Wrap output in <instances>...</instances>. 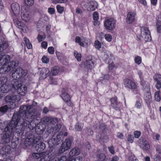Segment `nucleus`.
Listing matches in <instances>:
<instances>
[{
	"label": "nucleus",
	"mask_w": 161,
	"mask_h": 161,
	"mask_svg": "<svg viewBox=\"0 0 161 161\" xmlns=\"http://www.w3.org/2000/svg\"><path fill=\"white\" fill-rule=\"evenodd\" d=\"M74 55L75 58L78 61H80L81 60V54L79 53L77 51H75Z\"/></svg>",
	"instance_id": "nucleus-36"
},
{
	"label": "nucleus",
	"mask_w": 161,
	"mask_h": 161,
	"mask_svg": "<svg viewBox=\"0 0 161 161\" xmlns=\"http://www.w3.org/2000/svg\"><path fill=\"white\" fill-rule=\"evenodd\" d=\"M129 161H138L134 155L131 154L129 157Z\"/></svg>",
	"instance_id": "nucleus-55"
},
{
	"label": "nucleus",
	"mask_w": 161,
	"mask_h": 161,
	"mask_svg": "<svg viewBox=\"0 0 161 161\" xmlns=\"http://www.w3.org/2000/svg\"><path fill=\"white\" fill-rule=\"evenodd\" d=\"M94 64V60L91 56H89L87 58L84 64L86 68L91 69L93 67Z\"/></svg>",
	"instance_id": "nucleus-14"
},
{
	"label": "nucleus",
	"mask_w": 161,
	"mask_h": 161,
	"mask_svg": "<svg viewBox=\"0 0 161 161\" xmlns=\"http://www.w3.org/2000/svg\"><path fill=\"white\" fill-rule=\"evenodd\" d=\"M106 158L105 155L103 153L100 154L98 156L99 161H103Z\"/></svg>",
	"instance_id": "nucleus-45"
},
{
	"label": "nucleus",
	"mask_w": 161,
	"mask_h": 161,
	"mask_svg": "<svg viewBox=\"0 0 161 161\" xmlns=\"http://www.w3.org/2000/svg\"><path fill=\"white\" fill-rule=\"evenodd\" d=\"M24 41L25 42L26 46L28 49H31L32 47L31 44L30 43L29 40L26 37L24 38Z\"/></svg>",
	"instance_id": "nucleus-33"
},
{
	"label": "nucleus",
	"mask_w": 161,
	"mask_h": 161,
	"mask_svg": "<svg viewBox=\"0 0 161 161\" xmlns=\"http://www.w3.org/2000/svg\"><path fill=\"white\" fill-rule=\"evenodd\" d=\"M75 40L76 42L78 43L81 46L86 47L90 44V40L84 38H80L79 37L77 36Z\"/></svg>",
	"instance_id": "nucleus-13"
},
{
	"label": "nucleus",
	"mask_w": 161,
	"mask_h": 161,
	"mask_svg": "<svg viewBox=\"0 0 161 161\" xmlns=\"http://www.w3.org/2000/svg\"><path fill=\"white\" fill-rule=\"evenodd\" d=\"M124 85L126 88L130 89H135L137 87L134 81L128 79L124 80Z\"/></svg>",
	"instance_id": "nucleus-12"
},
{
	"label": "nucleus",
	"mask_w": 161,
	"mask_h": 161,
	"mask_svg": "<svg viewBox=\"0 0 161 161\" xmlns=\"http://www.w3.org/2000/svg\"><path fill=\"white\" fill-rule=\"evenodd\" d=\"M69 158L70 159V161H82L81 158L79 157H77L75 158L72 159L70 157H69Z\"/></svg>",
	"instance_id": "nucleus-62"
},
{
	"label": "nucleus",
	"mask_w": 161,
	"mask_h": 161,
	"mask_svg": "<svg viewBox=\"0 0 161 161\" xmlns=\"http://www.w3.org/2000/svg\"><path fill=\"white\" fill-rule=\"evenodd\" d=\"M42 62L44 63L47 64L49 62L48 58L46 56H44L42 59Z\"/></svg>",
	"instance_id": "nucleus-47"
},
{
	"label": "nucleus",
	"mask_w": 161,
	"mask_h": 161,
	"mask_svg": "<svg viewBox=\"0 0 161 161\" xmlns=\"http://www.w3.org/2000/svg\"><path fill=\"white\" fill-rule=\"evenodd\" d=\"M68 0H52V2L54 4L64 3H66Z\"/></svg>",
	"instance_id": "nucleus-38"
},
{
	"label": "nucleus",
	"mask_w": 161,
	"mask_h": 161,
	"mask_svg": "<svg viewBox=\"0 0 161 161\" xmlns=\"http://www.w3.org/2000/svg\"><path fill=\"white\" fill-rule=\"evenodd\" d=\"M141 132L140 131H135L134 132V135L136 138H138L140 136Z\"/></svg>",
	"instance_id": "nucleus-53"
},
{
	"label": "nucleus",
	"mask_w": 161,
	"mask_h": 161,
	"mask_svg": "<svg viewBox=\"0 0 161 161\" xmlns=\"http://www.w3.org/2000/svg\"><path fill=\"white\" fill-rule=\"evenodd\" d=\"M116 21L113 19H110L106 20L104 23L105 27L108 30H112L115 28Z\"/></svg>",
	"instance_id": "nucleus-10"
},
{
	"label": "nucleus",
	"mask_w": 161,
	"mask_h": 161,
	"mask_svg": "<svg viewBox=\"0 0 161 161\" xmlns=\"http://www.w3.org/2000/svg\"><path fill=\"white\" fill-rule=\"evenodd\" d=\"M75 12L77 14H81L82 13L83 11L80 8L78 7L76 8Z\"/></svg>",
	"instance_id": "nucleus-52"
},
{
	"label": "nucleus",
	"mask_w": 161,
	"mask_h": 161,
	"mask_svg": "<svg viewBox=\"0 0 161 161\" xmlns=\"http://www.w3.org/2000/svg\"><path fill=\"white\" fill-rule=\"evenodd\" d=\"M60 71V68L58 66H55L52 68L51 72L52 75L56 76L58 75Z\"/></svg>",
	"instance_id": "nucleus-29"
},
{
	"label": "nucleus",
	"mask_w": 161,
	"mask_h": 161,
	"mask_svg": "<svg viewBox=\"0 0 161 161\" xmlns=\"http://www.w3.org/2000/svg\"><path fill=\"white\" fill-rule=\"evenodd\" d=\"M15 88L17 93L21 96L25 95L27 92V86L21 83L17 85Z\"/></svg>",
	"instance_id": "nucleus-11"
},
{
	"label": "nucleus",
	"mask_w": 161,
	"mask_h": 161,
	"mask_svg": "<svg viewBox=\"0 0 161 161\" xmlns=\"http://www.w3.org/2000/svg\"><path fill=\"white\" fill-rule=\"evenodd\" d=\"M138 74L139 75L140 79L142 80L143 77V73L142 71L141 70H139L138 71Z\"/></svg>",
	"instance_id": "nucleus-60"
},
{
	"label": "nucleus",
	"mask_w": 161,
	"mask_h": 161,
	"mask_svg": "<svg viewBox=\"0 0 161 161\" xmlns=\"http://www.w3.org/2000/svg\"><path fill=\"white\" fill-rule=\"evenodd\" d=\"M42 121L46 124L53 125L57 123L58 119L57 118H52L47 117H44L42 119Z\"/></svg>",
	"instance_id": "nucleus-16"
},
{
	"label": "nucleus",
	"mask_w": 161,
	"mask_h": 161,
	"mask_svg": "<svg viewBox=\"0 0 161 161\" xmlns=\"http://www.w3.org/2000/svg\"><path fill=\"white\" fill-rule=\"evenodd\" d=\"M111 105L114 109H119L121 107V103L120 102H117V98H112L110 99Z\"/></svg>",
	"instance_id": "nucleus-23"
},
{
	"label": "nucleus",
	"mask_w": 161,
	"mask_h": 161,
	"mask_svg": "<svg viewBox=\"0 0 161 161\" xmlns=\"http://www.w3.org/2000/svg\"><path fill=\"white\" fill-rule=\"evenodd\" d=\"M55 11V9L54 8L50 7L48 9L47 12L50 14H54Z\"/></svg>",
	"instance_id": "nucleus-48"
},
{
	"label": "nucleus",
	"mask_w": 161,
	"mask_h": 161,
	"mask_svg": "<svg viewBox=\"0 0 161 161\" xmlns=\"http://www.w3.org/2000/svg\"><path fill=\"white\" fill-rule=\"evenodd\" d=\"M157 25L161 24V14L159 15L157 19Z\"/></svg>",
	"instance_id": "nucleus-56"
},
{
	"label": "nucleus",
	"mask_w": 161,
	"mask_h": 161,
	"mask_svg": "<svg viewBox=\"0 0 161 161\" xmlns=\"http://www.w3.org/2000/svg\"><path fill=\"white\" fill-rule=\"evenodd\" d=\"M58 161H70V159L68 158H66L65 156H63L60 158H58Z\"/></svg>",
	"instance_id": "nucleus-51"
},
{
	"label": "nucleus",
	"mask_w": 161,
	"mask_h": 161,
	"mask_svg": "<svg viewBox=\"0 0 161 161\" xmlns=\"http://www.w3.org/2000/svg\"><path fill=\"white\" fill-rule=\"evenodd\" d=\"M42 47L44 49H46L47 46V43L45 41L42 42L41 43Z\"/></svg>",
	"instance_id": "nucleus-58"
},
{
	"label": "nucleus",
	"mask_w": 161,
	"mask_h": 161,
	"mask_svg": "<svg viewBox=\"0 0 161 161\" xmlns=\"http://www.w3.org/2000/svg\"><path fill=\"white\" fill-rule=\"evenodd\" d=\"M50 70L47 68H42L40 69V78L44 79L49 76Z\"/></svg>",
	"instance_id": "nucleus-15"
},
{
	"label": "nucleus",
	"mask_w": 161,
	"mask_h": 161,
	"mask_svg": "<svg viewBox=\"0 0 161 161\" xmlns=\"http://www.w3.org/2000/svg\"><path fill=\"white\" fill-rule=\"evenodd\" d=\"M20 99L19 95L8 96L5 98V101L8 103L9 107L11 109L14 108L17 103Z\"/></svg>",
	"instance_id": "nucleus-6"
},
{
	"label": "nucleus",
	"mask_w": 161,
	"mask_h": 161,
	"mask_svg": "<svg viewBox=\"0 0 161 161\" xmlns=\"http://www.w3.org/2000/svg\"><path fill=\"white\" fill-rule=\"evenodd\" d=\"M103 58L106 62L109 63L114 59V57L109 51H106L104 53Z\"/></svg>",
	"instance_id": "nucleus-21"
},
{
	"label": "nucleus",
	"mask_w": 161,
	"mask_h": 161,
	"mask_svg": "<svg viewBox=\"0 0 161 161\" xmlns=\"http://www.w3.org/2000/svg\"><path fill=\"white\" fill-rule=\"evenodd\" d=\"M8 79L6 77H3L0 78V83L1 84H6L7 83H9L7 81Z\"/></svg>",
	"instance_id": "nucleus-41"
},
{
	"label": "nucleus",
	"mask_w": 161,
	"mask_h": 161,
	"mask_svg": "<svg viewBox=\"0 0 161 161\" xmlns=\"http://www.w3.org/2000/svg\"><path fill=\"white\" fill-rule=\"evenodd\" d=\"M105 39L108 42H110L111 41L112 37V36L109 34H106L104 36Z\"/></svg>",
	"instance_id": "nucleus-40"
},
{
	"label": "nucleus",
	"mask_w": 161,
	"mask_h": 161,
	"mask_svg": "<svg viewBox=\"0 0 161 161\" xmlns=\"http://www.w3.org/2000/svg\"><path fill=\"white\" fill-rule=\"evenodd\" d=\"M109 77V75H102L99 78L98 80L103 84H106L108 82Z\"/></svg>",
	"instance_id": "nucleus-26"
},
{
	"label": "nucleus",
	"mask_w": 161,
	"mask_h": 161,
	"mask_svg": "<svg viewBox=\"0 0 161 161\" xmlns=\"http://www.w3.org/2000/svg\"><path fill=\"white\" fill-rule=\"evenodd\" d=\"M94 46L98 50H99L101 47V44L98 40H96L95 42Z\"/></svg>",
	"instance_id": "nucleus-39"
},
{
	"label": "nucleus",
	"mask_w": 161,
	"mask_h": 161,
	"mask_svg": "<svg viewBox=\"0 0 161 161\" xmlns=\"http://www.w3.org/2000/svg\"><path fill=\"white\" fill-rule=\"evenodd\" d=\"M48 53L51 54H53L54 52V48L53 47H49L47 49Z\"/></svg>",
	"instance_id": "nucleus-50"
},
{
	"label": "nucleus",
	"mask_w": 161,
	"mask_h": 161,
	"mask_svg": "<svg viewBox=\"0 0 161 161\" xmlns=\"http://www.w3.org/2000/svg\"><path fill=\"white\" fill-rule=\"evenodd\" d=\"M27 71L23 70L21 68H18L13 73L12 77L14 80L24 77L27 74Z\"/></svg>",
	"instance_id": "nucleus-9"
},
{
	"label": "nucleus",
	"mask_w": 161,
	"mask_h": 161,
	"mask_svg": "<svg viewBox=\"0 0 161 161\" xmlns=\"http://www.w3.org/2000/svg\"><path fill=\"white\" fill-rule=\"evenodd\" d=\"M11 8L14 15L17 16L20 13V7L18 3H14L11 5Z\"/></svg>",
	"instance_id": "nucleus-18"
},
{
	"label": "nucleus",
	"mask_w": 161,
	"mask_h": 161,
	"mask_svg": "<svg viewBox=\"0 0 161 161\" xmlns=\"http://www.w3.org/2000/svg\"><path fill=\"white\" fill-rule=\"evenodd\" d=\"M49 159L48 156L46 155L41 158L40 161H48L49 160Z\"/></svg>",
	"instance_id": "nucleus-57"
},
{
	"label": "nucleus",
	"mask_w": 161,
	"mask_h": 161,
	"mask_svg": "<svg viewBox=\"0 0 161 161\" xmlns=\"http://www.w3.org/2000/svg\"><path fill=\"white\" fill-rule=\"evenodd\" d=\"M78 152H69V155L70 157H72L76 155H77Z\"/></svg>",
	"instance_id": "nucleus-61"
},
{
	"label": "nucleus",
	"mask_w": 161,
	"mask_h": 161,
	"mask_svg": "<svg viewBox=\"0 0 161 161\" xmlns=\"http://www.w3.org/2000/svg\"><path fill=\"white\" fill-rule=\"evenodd\" d=\"M154 79L157 81L156 86L157 89L161 88V75L156 74L154 76Z\"/></svg>",
	"instance_id": "nucleus-25"
},
{
	"label": "nucleus",
	"mask_w": 161,
	"mask_h": 161,
	"mask_svg": "<svg viewBox=\"0 0 161 161\" xmlns=\"http://www.w3.org/2000/svg\"><path fill=\"white\" fill-rule=\"evenodd\" d=\"M135 13L133 12L128 13L126 19L127 22L129 24L132 23L135 21Z\"/></svg>",
	"instance_id": "nucleus-22"
},
{
	"label": "nucleus",
	"mask_w": 161,
	"mask_h": 161,
	"mask_svg": "<svg viewBox=\"0 0 161 161\" xmlns=\"http://www.w3.org/2000/svg\"><path fill=\"white\" fill-rule=\"evenodd\" d=\"M142 101L141 100H138L136 101L135 107L138 109H140L142 107Z\"/></svg>",
	"instance_id": "nucleus-32"
},
{
	"label": "nucleus",
	"mask_w": 161,
	"mask_h": 161,
	"mask_svg": "<svg viewBox=\"0 0 161 161\" xmlns=\"http://www.w3.org/2000/svg\"><path fill=\"white\" fill-rule=\"evenodd\" d=\"M15 88L14 85H11L10 83L3 84L1 87V91L3 93L7 92L12 88Z\"/></svg>",
	"instance_id": "nucleus-20"
},
{
	"label": "nucleus",
	"mask_w": 161,
	"mask_h": 161,
	"mask_svg": "<svg viewBox=\"0 0 161 161\" xmlns=\"http://www.w3.org/2000/svg\"><path fill=\"white\" fill-rule=\"evenodd\" d=\"M14 23L17 25V27L24 32H26L28 31V28L27 26L23 23L21 22L16 19L14 20Z\"/></svg>",
	"instance_id": "nucleus-17"
},
{
	"label": "nucleus",
	"mask_w": 161,
	"mask_h": 161,
	"mask_svg": "<svg viewBox=\"0 0 161 161\" xmlns=\"http://www.w3.org/2000/svg\"><path fill=\"white\" fill-rule=\"evenodd\" d=\"M141 85L142 86V89L144 93V98L147 103L150 102L151 100L152 96L150 92V87L149 85L142 80L141 81Z\"/></svg>",
	"instance_id": "nucleus-5"
},
{
	"label": "nucleus",
	"mask_w": 161,
	"mask_h": 161,
	"mask_svg": "<svg viewBox=\"0 0 161 161\" xmlns=\"http://www.w3.org/2000/svg\"><path fill=\"white\" fill-rule=\"evenodd\" d=\"M71 145V141L69 139H66L63 143L61 146V151H66L68 150Z\"/></svg>",
	"instance_id": "nucleus-19"
},
{
	"label": "nucleus",
	"mask_w": 161,
	"mask_h": 161,
	"mask_svg": "<svg viewBox=\"0 0 161 161\" xmlns=\"http://www.w3.org/2000/svg\"><path fill=\"white\" fill-rule=\"evenodd\" d=\"M157 30L158 32L159 33H161V24L157 25Z\"/></svg>",
	"instance_id": "nucleus-63"
},
{
	"label": "nucleus",
	"mask_w": 161,
	"mask_h": 161,
	"mask_svg": "<svg viewBox=\"0 0 161 161\" xmlns=\"http://www.w3.org/2000/svg\"><path fill=\"white\" fill-rule=\"evenodd\" d=\"M7 43L6 42L0 44V64L3 63L0 70V73H4L8 72L13 68L14 66H11V65H14V62L9 63L10 58L9 56L4 54L2 51L5 49L7 47Z\"/></svg>",
	"instance_id": "nucleus-2"
},
{
	"label": "nucleus",
	"mask_w": 161,
	"mask_h": 161,
	"mask_svg": "<svg viewBox=\"0 0 161 161\" xmlns=\"http://www.w3.org/2000/svg\"><path fill=\"white\" fill-rule=\"evenodd\" d=\"M21 17L25 22L30 21L31 18L29 10L26 6H23L21 8Z\"/></svg>",
	"instance_id": "nucleus-7"
},
{
	"label": "nucleus",
	"mask_w": 161,
	"mask_h": 161,
	"mask_svg": "<svg viewBox=\"0 0 161 161\" xmlns=\"http://www.w3.org/2000/svg\"><path fill=\"white\" fill-rule=\"evenodd\" d=\"M137 38L139 40H144L145 42H149L151 40L150 33L148 28L142 27L141 28L139 32L136 35Z\"/></svg>",
	"instance_id": "nucleus-4"
},
{
	"label": "nucleus",
	"mask_w": 161,
	"mask_h": 161,
	"mask_svg": "<svg viewBox=\"0 0 161 161\" xmlns=\"http://www.w3.org/2000/svg\"><path fill=\"white\" fill-rule=\"evenodd\" d=\"M93 18L94 20L93 24L95 26L98 25L99 22L98 21L99 19V15L98 13L97 12H94L93 14Z\"/></svg>",
	"instance_id": "nucleus-28"
},
{
	"label": "nucleus",
	"mask_w": 161,
	"mask_h": 161,
	"mask_svg": "<svg viewBox=\"0 0 161 161\" xmlns=\"http://www.w3.org/2000/svg\"><path fill=\"white\" fill-rule=\"evenodd\" d=\"M45 152L35 153L32 154L33 157L36 158L38 159L39 158L42 157L44 155Z\"/></svg>",
	"instance_id": "nucleus-31"
},
{
	"label": "nucleus",
	"mask_w": 161,
	"mask_h": 161,
	"mask_svg": "<svg viewBox=\"0 0 161 161\" xmlns=\"http://www.w3.org/2000/svg\"><path fill=\"white\" fill-rule=\"evenodd\" d=\"M8 107L7 105L2 107L0 108V111L3 113L6 112L8 110Z\"/></svg>",
	"instance_id": "nucleus-46"
},
{
	"label": "nucleus",
	"mask_w": 161,
	"mask_h": 161,
	"mask_svg": "<svg viewBox=\"0 0 161 161\" xmlns=\"http://www.w3.org/2000/svg\"><path fill=\"white\" fill-rule=\"evenodd\" d=\"M134 61L136 64L139 65L142 62V58L139 56H136L134 58Z\"/></svg>",
	"instance_id": "nucleus-37"
},
{
	"label": "nucleus",
	"mask_w": 161,
	"mask_h": 161,
	"mask_svg": "<svg viewBox=\"0 0 161 161\" xmlns=\"http://www.w3.org/2000/svg\"><path fill=\"white\" fill-rule=\"evenodd\" d=\"M57 12L59 14H62L64 11V7L60 5H57L56 7Z\"/></svg>",
	"instance_id": "nucleus-34"
},
{
	"label": "nucleus",
	"mask_w": 161,
	"mask_h": 161,
	"mask_svg": "<svg viewBox=\"0 0 161 161\" xmlns=\"http://www.w3.org/2000/svg\"><path fill=\"white\" fill-rule=\"evenodd\" d=\"M62 99L69 106H71L72 103L70 102L69 95L66 92L63 93L61 95Z\"/></svg>",
	"instance_id": "nucleus-24"
},
{
	"label": "nucleus",
	"mask_w": 161,
	"mask_h": 161,
	"mask_svg": "<svg viewBox=\"0 0 161 161\" xmlns=\"http://www.w3.org/2000/svg\"><path fill=\"white\" fill-rule=\"evenodd\" d=\"M81 6L84 9H86L88 11H93L97 8V3L94 1L90 2L89 3L83 2L81 4Z\"/></svg>",
	"instance_id": "nucleus-8"
},
{
	"label": "nucleus",
	"mask_w": 161,
	"mask_h": 161,
	"mask_svg": "<svg viewBox=\"0 0 161 161\" xmlns=\"http://www.w3.org/2000/svg\"><path fill=\"white\" fill-rule=\"evenodd\" d=\"M81 124L79 123H77L75 125V129L76 131H80L82 130Z\"/></svg>",
	"instance_id": "nucleus-42"
},
{
	"label": "nucleus",
	"mask_w": 161,
	"mask_h": 161,
	"mask_svg": "<svg viewBox=\"0 0 161 161\" xmlns=\"http://www.w3.org/2000/svg\"><path fill=\"white\" fill-rule=\"evenodd\" d=\"M36 105L37 103L34 102L32 105L21 106L20 108V111L21 113L25 112V117L23 119L20 118L17 114H15L13 115L11 122L5 128L3 132V138L6 140V143L10 141V137L13 131H15L16 133H19V130L23 128L29 127L31 119H35L36 117H38L40 115V114L37 113L32 107Z\"/></svg>",
	"instance_id": "nucleus-1"
},
{
	"label": "nucleus",
	"mask_w": 161,
	"mask_h": 161,
	"mask_svg": "<svg viewBox=\"0 0 161 161\" xmlns=\"http://www.w3.org/2000/svg\"><path fill=\"white\" fill-rule=\"evenodd\" d=\"M45 36L44 35H41L39 34L37 37V40L39 42H41L44 40Z\"/></svg>",
	"instance_id": "nucleus-44"
},
{
	"label": "nucleus",
	"mask_w": 161,
	"mask_h": 161,
	"mask_svg": "<svg viewBox=\"0 0 161 161\" xmlns=\"http://www.w3.org/2000/svg\"><path fill=\"white\" fill-rule=\"evenodd\" d=\"M49 82L50 84L57 85V79L54 78L52 75H49Z\"/></svg>",
	"instance_id": "nucleus-30"
},
{
	"label": "nucleus",
	"mask_w": 161,
	"mask_h": 161,
	"mask_svg": "<svg viewBox=\"0 0 161 161\" xmlns=\"http://www.w3.org/2000/svg\"><path fill=\"white\" fill-rule=\"evenodd\" d=\"M160 92L157 91L155 93L154 98L155 100L157 102H159L161 100V97L159 95Z\"/></svg>",
	"instance_id": "nucleus-35"
},
{
	"label": "nucleus",
	"mask_w": 161,
	"mask_h": 161,
	"mask_svg": "<svg viewBox=\"0 0 161 161\" xmlns=\"http://www.w3.org/2000/svg\"><path fill=\"white\" fill-rule=\"evenodd\" d=\"M41 138L40 136L35 138L34 135H31L27 136L25 140V143L26 146H34L37 144L38 146L37 150L38 151H42L45 149V146L44 143L41 142Z\"/></svg>",
	"instance_id": "nucleus-3"
},
{
	"label": "nucleus",
	"mask_w": 161,
	"mask_h": 161,
	"mask_svg": "<svg viewBox=\"0 0 161 161\" xmlns=\"http://www.w3.org/2000/svg\"><path fill=\"white\" fill-rule=\"evenodd\" d=\"M59 136L61 135L62 136H65L67 135V133L65 131V130L63 131H60L58 134V138H60V137H58L59 136Z\"/></svg>",
	"instance_id": "nucleus-49"
},
{
	"label": "nucleus",
	"mask_w": 161,
	"mask_h": 161,
	"mask_svg": "<svg viewBox=\"0 0 161 161\" xmlns=\"http://www.w3.org/2000/svg\"><path fill=\"white\" fill-rule=\"evenodd\" d=\"M114 67V63L112 62L109 65V69H112Z\"/></svg>",
	"instance_id": "nucleus-64"
},
{
	"label": "nucleus",
	"mask_w": 161,
	"mask_h": 161,
	"mask_svg": "<svg viewBox=\"0 0 161 161\" xmlns=\"http://www.w3.org/2000/svg\"><path fill=\"white\" fill-rule=\"evenodd\" d=\"M61 126L60 124H58L57 125V127H55L54 129H53L52 131L53 132L55 131H58L61 128Z\"/></svg>",
	"instance_id": "nucleus-59"
},
{
	"label": "nucleus",
	"mask_w": 161,
	"mask_h": 161,
	"mask_svg": "<svg viewBox=\"0 0 161 161\" xmlns=\"http://www.w3.org/2000/svg\"><path fill=\"white\" fill-rule=\"evenodd\" d=\"M128 141L130 143H132L133 141L134 137L130 135H128L127 138Z\"/></svg>",
	"instance_id": "nucleus-54"
},
{
	"label": "nucleus",
	"mask_w": 161,
	"mask_h": 161,
	"mask_svg": "<svg viewBox=\"0 0 161 161\" xmlns=\"http://www.w3.org/2000/svg\"><path fill=\"white\" fill-rule=\"evenodd\" d=\"M142 143L141 145V147L143 150H148L150 146L148 142L145 139H143L142 141Z\"/></svg>",
	"instance_id": "nucleus-27"
},
{
	"label": "nucleus",
	"mask_w": 161,
	"mask_h": 161,
	"mask_svg": "<svg viewBox=\"0 0 161 161\" xmlns=\"http://www.w3.org/2000/svg\"><path fill=\"white\" fill-rule=\"evenodd\" d=\"M25 4L28 6H31L34 3V0H25Z\"/></svg>",
	"instance_id": "nucleus-43"
}]
</instances>
